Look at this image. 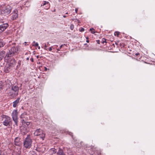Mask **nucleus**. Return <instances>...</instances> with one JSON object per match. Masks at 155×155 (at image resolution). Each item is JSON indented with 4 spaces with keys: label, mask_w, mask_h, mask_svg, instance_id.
Instances as JSON below:
<instances>
[{
    "label": "nucleus",
    "mask_w": 155,
    "mask_h": 155,
    "mask_svg": "<svg viewBox=\"0 0 155 155\" xmlns=\"http://www.w3.org/2000/svg\"><path fill=\"white\" fill-rule=\"evenodd\" d=\"M18 48L14 47L11 48L9 49L8 51L7 52L5 57V59L7 60V62L10 63V64L14 65L15 64V61L14 59L11 60L10 57L16 55L18 54Z\"/></svg>",
    "instance_id": "obj_1"
},
{
    "label": "nucleus",
    "mask_w": 155,
    "mask_h": 155,
    "mask_svg": "<svg viewBox=\"0 0 155 155\" xmlns=\"http://www.w3.org/2000/svg\"><path fill=\"white\" fill-rule=\"evenodd\" d=\"M32 142V141L30 138V135H27V137L24 142V147L27 148H30L31 146Z\"/></svg>",
    "instance_id": "obj_2"
},
{
    "label": "nucleus",
    "mask_w": 155,
    "mask_h": 155,
    "mask_svg": "<svg viewBox=\"0 0 155 155\" xmlns=\"http://www.w3.org/2000/svg\"><path fill=\"white\" fill-rule=\"evenodd\" d=\"M34 134L36 136H41L40 137L43 140H44L45 134L43 133V130L40 129L36 130L34 133Z\"/></svg>",
    "instance_id": "obj_3"
},
{
    "label": "nucleus",
    "mask_w": 155,
    "mask_h": 155,
    "mask_svg": "<svg viewBox=\"0 0 155 155\" xmlns=\"http://www.w3.org/2000/svg\"><path fill=\"white\" fill-rule=\"evenodd\" d=\"M18 112L17 110H15L13 111L12 114V117L13 121L15 123V124L17 125L18 123Z\"/></svg>",
    "instance_id": "obj_4"
},
{
    "label": "nucleus",
    "mask_w": 155,
    "mask_h": 155,
    "mask_svg": "<svg viewBox=\"0 0 155 155\" xmlns=\"http://www.w3.org/2000/svg\"><path fill=\"white\" fill-rule=\"evenodd\" d=\"M4 116L2 119L3 125L5 126H9L10 122L11 121L10 118L7 116Z\"/></svg>",
    "instance_id": "obj_5"
},
{
    "label": "nucleus",
    "mask_w": 155,
    "mask_h": 155,
    "mask_svg": "<svg viewBox=\"0 0 155 155\" xmlns=\"http://www.w3.org/2000/svg\"><path fill=\"white\" fill-rule=\"evenodd\" d=\"M12 7L10 6L7 5L2 11V14H4L5 15L9 14L11 11Z\"/></svg>",
    "instance_id": "obj_6"
},
{
    "label": "nucleus",
    "mask_w": 155,
    "mask_h": 155,
    "mask_svg": "<svg viewBox=\"0 0 155 155\" xmlns=\"http://www.w3.org/2000/svg\"><path fill=\"white\" fill-rule=\"evenodd\" d=\"M18 12L17 10H15L12 13V20H15L18 18Z\"/></svg>",
    "instance_id": "obj_7"
},
{
    "label": "nucleus",
    "mask_w": 155,
    "mask_h": 155,
    "mask_svg": "<svg viewBox=\"0 0 155 155\" xmlns=\"http://www.w3.org/2000/svg\"><path fill=\"white\" fill-rule=\"evenodd\" d=\"M8 25L7 24H4L0 25V33L4 31L8 27Z\"/></svg>",
    "instance_id": "obj_8"
},
{
    "label": "nucleus",
    "mask_w": 155,
    "mask_h": 155,
    "mask_svg": "<svg viewBox=\"0 0 155 155\" xmlns=\"http://www.w3.org/2000/svg\"><path fill=\"white\" fill-rule=\"evenodd\" d=\"M11 89L14 91V95H17L18 92V87L16 86H13Z\"/></svg>",
    "instance_id": "obj_9"
},
{
    "label": "nucleus",
    "mask_w": 155,
    "mask_h": 155,
    "mask_svg": "<svg viewBox=\"0 0 155 155\" xmlns=\"http://www.w3.org/2000/svg\"><path fill=\"white\" fill-rule=\"evenodd\" d=\"M14 91L12 89H10V90H9V92L8 94V95L11 96L12 97H16L17 95H14Z\"/></svg>",
    "instance_id": "obj_10"
},
{
    "label": "nucleus",
    "mask_w": 155,
    "mask_h": 155,
    "mask_svg": "<svg viewBox=\"0 0 155 155\" xmlns=\"http://www.w3.org/2000/svg\"><path fill=\"white\" fill-rule=\"evenodd\" d=\"M5 52L4 51H0V61L4 57Z\"/></svg>",
    "instance_id": "obj_11"
},
{
    "label": "nucleus",
    "mask_w": 155,
    "mask_h": 155,
    "mask_svg": "<svg viewBox=\"0 0 155 155\" xmlns=\"http://www.w3.org/2000/svg\"><path fill=\"white\" fill-rule=\"evenodd\" d=\"M14 144L17 146H19V138L18 137H16L14 140Z\"/></svg>",
    "instance_id": "obj_12"
},
{
    "label": "nucleus",
    "mask_w": 155,
    "mask_h": 155,
    "mask_svg": "<svg viewBox=\"0 0 155 155\" xmlns=\"http://www.w3.org/2000/svg\"><path fill=\"white\" fill-rule=\"evenodd\" d=\"M21 121L22 125H24V126H25V127H26V126H28L30 124L29 122H26L24 119L21 120Z\"/></svg>",
    "instance_id": "obj_13"
},
{
    "label": "nucleus",
    "mask_w": 155,
    "mask_h": 155,
    "mask_svg": "<svg viewBox=\"0 0 155 155\" xmlns=\"http://www.w3.org/2000/svg\"><path fill=\"white\" fill-rule=\"evenodd\" d=\"M57 155H64V154L63 150L60 148L57 152Z\"/></svg>",
    "instance_id": "obj_14"
},
{
    "label": "nucleus",
    "mask_w": 155,
    "mask_h": 155,
    "mask_svg": "<svg viewBox=\"0 0 155 155\" xmlns=\"http://www.w3.org/2000/svg\"><path fill=\"white\" fill-rule=\"evenodd\" d=\"M45 5H47V6L45 8V9H48L50 7V5L49 3V2L46 1H44V2L43 5V6H45Z\"/></svg>",
    "instance_id": "obj_15"
},
{
    "label": "nucleus",
    "mask_w": 155,
    "mask_h": 155,
    "mask_svg": "<svg viewBox=\"0 0 155 155\" xmlns=\"http://www.w3.org/2000/svg\"><path fill=\"white\" fill-rule=\"evenodd\" d=\"M19 98H18L17 99L13 102V107H16L17 104L19 103Z\"/></svg>",
    "instance_id": "obj_16"
},
{
    "label": "nucleus",
    "mask_w": 155,
    "mask_h": 155,
    "mask_svg": "<svg viewBox=\"0 0 155 155\" xmlns=\"http://www.w3.org/2000/svg\"><path fill=\"white\" fill-rule=\"evenodd\" d=\"M10 70V66L5 67L4 68V71L6 73H8Z\"/></svg>",
    "instance_id": "obj_17"
},
{
    "label": "nucleus",
    "mask_w": 155,
    "mask_h": 155,
    "mask_svg": "<svg viewBox=\"0 0 155 155\" xmlns=\"http://www.w3.org/2000/svg\"><path fill=\"white\" fill-rule=\"evenodd\" d=\"M21 134L22 135H25L26 134L27 132V131L26 130V129L25 127H24V128H23V130H21Z\"/></svg>",
    "instance_id": "obj_18"
},
{
    "label": "nucleus",
    "mask_w": 155,
    "mask_h": 155,
    "mask_svg": "<svg viewBox=\"0 0 155 155\" xmlns=\"http://www.w3.org/2000/svg\"><path fill=\"white\" fill-rule=\"evenodd\" d=\"M50 152L55 153L57 152L56 150L55 149L52 148L50 150Z\"/></svg>",
    "instance_id": "obj_19"
},
{
    "label": "nucleus",
    "mask_w": 155,
    "mask_h": 155,
    "mask_svg": "<svg viewBox=\"0 0 155 155\" xmlns=\"http://www.w3.org/2000/svg\"><path fill=\"white\" fill-rule=\"evenodd\" d=\"M101 43L104 44V43H106V39L105 38H103L102 39V40L101 41Z\"/></svg>",
    "instance_id": "obj_20"
},
{
    "label": "nucleus",
    "mask_w": 155,
    "mask_h": 155,
    "mask_svg": "<svg viewBox=\"0 0 155 155\" xmlns=\"http://www.w3.org/2000/svg\"><path fill=\"white\" fill-rule=\"evenodd\" d=\"M26 115V113L25 112H24V113L22 114L21 116V118H25V117H24L25 115Z\"/></svg>",
    "instance_id": "obj_21"
},
{
    "label": "nucleus",
    "mask_w": 155,
    "mask_h": 155,
    "mask_svg": "<svg viewBox=\"0 0 155 155\" xmlns=\"http://www.w3.org/2000/svg\"><path fill=\"white\" fill-rule=\"evenodd\" d=\"M90 31H91V33L92 34H94L95 33V30L93 28H90Z\"/></svg>",
    "instance_id": "obj_22"
},
{
    "label": "nucleus",
    "mask_w": 155,
    "mask_h": 155,
    "mask_svg": "<svg viewBox=\"0 0 155 155\" xmlns=\"http://www.w3.org/2000/svg\"><path fill=\"white\" fill-rule=\"evenodd\" d=\"M65 45V44H64V45H61L60 46V47L59 48H58V49H57V51H60V50H61V48L63 46V45Z\"/></svg>",
    "instance_id": "obj_23"
},
{
    "label": "nucleus",
    "mask_w": 155,
    "mask_h": 155,
    "mask_svg": "<svg viewBox=\"0 0 155 155\" xmlns=\"http://www.w3.org/2000/svg\"><path fill=\"white\" fill-rule=\"evenodd\" d=\"M49 44V42H48L47 43V45H46V44H45V48H44V49L46 50H47V49L46 48H47L48 47V45Z\"/></svg>",
    "instance_id": "obj_24"
},
{
    "label": "nucleus",
    "mask_w": 155,
    "mask_h": 155,
    "mask_svg": "<svg viewBox=\"0 0 155 155\" xmlns=\"http://www.w3.org/2000/svg\"><path fill=\"white\" fill-rule=\"evenodd\" d=\"M70 28L71 30H73L74 29V25L73 24H72L71 25Z\"/></svg>",
    "instance_id": "obj_25"
},
{
    "label": "nucleus",
    "mask_w": 155,
    "mask_h": 155,
    "mask_svg": "<svg viewBox=\"0 0 155 155\" xmlns=\"http://www.w3.org/2000/svg\"><path fill=\"white\" fill-rule=\"evenodd\" d=\"M115 35H116L117 36H118L119 35V32H115L114 33Z\"/></svg>",
    "instance_id": "obj_26"
},
{
    "label": "nucleus",
    "mask_w": 155,
    "mask_h": 155,
    "mask_svg": "<svg viewBox=\"0 0 155 155\" xmlns=\"http://www.w3.org/2000/svg\"><path fill=\"white\" fill-rule=\"evenodd\" d=\"M38 45V43H36L35 45H32V46L37 47Z\"/></svg>",
    "instance_id": "obj_27"
},
{
    "label": "nucleus",
    "mask_w": 155,
    "mask_h": 155,
    "mask_svg": "<svg viewBox=\"0 0 155 155\" xmlns=\"http://www.w3.org/2000/svg\"><path fill=\"white\" fill-rule=\"evenodd\" d=\"M84 28H81V29H80V31L81 32H83L84 31Z\"/></svg>",
    "instance_id": "obj_28"
},
{
    "label": "nucleus",
    "mask_w": 155,
    "mask_h": 155,
    "mask_svg": "<svg viewBox=\"0 0 155 155\" xmlns=\"http://www.w3.org/2000/svg\"><path fill=\"white\" fill-rule=\"evenodd\" d=\"M3 46V43L2 42H0V47H2Z\"/></svg>",
    "instance_id": "obj_29"
},
{
    "label": "nucleus",
    "mask_w": 155,
    "mask_h": 155,
    "mask_svg": "<svg viewBox=\"0 0 155 155\" xmlns=\"http://www.w3.org/2000/svg\"><path fill=\"white\" fill-rule=\"evenodd\" d=\"M96 42H97V43L98 44H100V41L99 40H96Z\"/></svg>",
    "instance_id": "obj_30"
},
{
    "label": "nucleus",
    "mask_w": 155,
    "mask_h": 155,
    "mask_svg": "<svg viewBox=\"0 0 155 155\" xmlns=\"http://www.w3.org/2000/svg\"><path fill=\"white\" fill-rule=\"evenodd\" d=\"M69 134L71 135L72 137L73 138V135H72V133L71 132H69Z\"/></svg>",
    "instance_id": "obj_31"
},
{
    "label": "nucleus",
    "mask_w": 155,
    "mask_h": 155,
    "mask_svg": "<svg viewBox=\"0 0 155 155\" xmlns=\"http://www.w3.org/2000/svg\"><path fill=\"white\" fill-rule=\"evenodd\" d=\"M52 47H50L49 48V50L50 51H51L52 50Z\"/></svg>",
    "instance_id": "obj_32"
},
{
    "label": "nucleus",
    "mask_w": 155,
    "mask_h": 155,
    "mask_svg": "<svg viewBox=\"0 0 155 155\" xmlns=\"http://www.w3.org/2000/svg\"><path fill=\"white\" fill-rule=\"evenodd\" d=\"M30 60L32 62H34V59L33 58H32L30 59Z\"/></svg>",
    "instance_id": "obj_33"
},
{
    "label": "nucleus",
    "mask_w": 155,
    "mask_h": 155,
    "mask_svg": "<svg viewBox=\"0 0 155 155\" xmlns=\"http://www.w3.org/2000/svg\"><path fill=\"white\" fill-rule=\"evenodd\" d=\"M78 11V9L77 8H75V12L76 13H77Z\"/></svg>",
    "instance_id": "obj_34"
},
{
    "label": "nucleus",
    "mask_w": 155,
    "mask_h": 155,
    "mask_svg": "<svg viewBox=\"0 0 155 155\" xmlns=\"http://www.w3.org/2000/svg\"><path fill=\"white\" fill-rule=\"evenodd\" d=\"M139 54H140L139 53H137L135 54V55H136V56H138Z\"/></svg>",
    "instance_id": "obj_35"
},
{
    "label": "nucleus",
    "mask_w": 155,
    "mask_h": 155,
    "mask_svg": "<svg viewBox=\"0 0 155 155\" xmlns=\"http://www.w3.org/2000/svg\"><path fill=\"white\" fill-rule=\"evenodd\" d=\"M86 41L87 42V43H88L89 42V41L87 40H86Z\"/></svg>",
    "instance_id": "obj_36"
},
{
    "label": "nucleus",
    "mask_w": 155,
    "mask_h": 155,
    "mask_svg": "<svg viewBox=\"0 0 155 155\" xmlns=\"http://www.w3.org/2000/svg\"><path fill=\"white\" fill-rule=\"evenodd\" d=\"M63 17H64V18H65V17H66L67 16H66V15H63Z\"/></svg>",
    "instance_id": "obj_37"
},
{
    "label": "nucleus",
    "mask_w": 155,
    "mask_h": 155,
    "mask_svg": "<svg viewBox=\"0 0 155 155\" xmlns=\"http://www.w3.org/2000/svg\"><path fill=\"white\" fill-rule=\"evenodd\" d=\"M38 48L39 49H40V46H38Z\"/></svg>",
    "instance_id": "obj_38"
},
{
    "label": "nucleus",
    "mask_w": 155,
    "mask_h": 155,
    "mask_svg": "<svg viewBox=\"0 0 155 155\" xmlns=\"http://www.w3.org/2000/svg\"><path fill=\"white\" fill-rule=\"evenodd\" d=\"M27 60H28L29 59V58H27L26 59Z\"/></svg>",
    "instance_id": "obj_39"
},
{
    "label": "nucleus",
    "mask_w": 155,
    "mask_h": 155,
    "mask_svg": "<svg viewBox=\"0 0 155 155\" xmlns=\"http://www.w3.org/2000/svg\"><path fill=\"white\" fill-rule=\"evenodd\" d=\"M39 56L38 55H37V58H39Z\"/></svg>",
    "instance_id": "obj_40"
},
{
    "label": "nucleus",
    "mask_w": 155,
    "mask_h": 155,
    "mask_svg": "<svg viewBox=\"0 0 155 155\" xmlns=\"http://www.w3.org/2000/svg\"><path fill=\"white\" fill-rule=\"evenodd\" d=\"M24 43H25V45H26V43H27V42H25Z\"/></svg>",
    "instance_id": "obj_41"
},
{
    "label": "nucleus",
    "mask_w": 155,
    "mask_h": 155,
    "mask_svg": "<svg viewBox=\"0 0 155 155\" xmlns=\"http://www.w3.org/2000/svg\"><path fill=\"white\" fill-rule=\"evenodd\" d=\"M86 38V39H87V40H88L89 38L88 37H87Z\"/></svg>",
    "instance_id": "obj_42"
},
{
    "label": "nucleus",
    "mask_w": 155,
    "mask_h": 155,
    "mask_svg": "<svg viewBox=\"0 0 155 155\" xmlns=\"http://www.w3.org/2000/svg\"><path fill=\"white\" fill-rule=\"evenodd\" d=\"M46 6L44 7V8H45L46 7H47V5H45Z\"/></svg>",
    "instance_id": "obj_43"
},
{
    "label": "nucleus",
    "mask_w": 155,
    "mask_h": 155,
    "mask_svg": "<svg viewBox=\"0 0 155 155\" xmlns=\"http://www.w3.org/2000/svg\"><path fill=\"white\" fill-rule=\"evenodd\" d=\"M20 128H21V130H22V127H21Z\"/></svg>",
    "instance_id": "obj_44"
},
{
    "label": "nucleus",
    "mask_w": 155,
    "mask_h": 155,
    "mask_svg": "<svg viewBox=\"0 0 155 155\" xmlns=\"http://www.w3.org/2000/svg\"><path fill=\"white\" fill-rule=\"evenodd\" d=\"M68 14V12H66V14Z\"/></svg>",
    "instance_id": "obj_45"
},
{
    "label": "nucleus",
    "mask_w": 155,
    "mask_h": 155,
    "mask_svg": "<svg viewBox=\"0 0 155 155\" xmlns=\"http://www.w3.org/2000/svg\"><path fill=\"white\" fill-rule=\"evenodd\" d=\"M19 60H18V63H19Z\"/></svg>",
    "instance_id": "obj_46"
},
{
    "label": "nucleus",
    "mask_w": 155,
    "mask_h": 155,
    "mask_svg": "<svg viewBox=\"0 0 155 155\" xmlns=\"http://www.w3.org/2000/svg\"><path fill=\"white\" fill-rule=\"evenodd\" d=\"M35 41H34L33 42V43H35Z\"/></svg>",
    "instance_id": "obj_47"
},
{
    "label": "nucleus",
    "mask_w": 155,
    "mask_h": 155,
    "mask_svg": "<svg viewBox=\"0 0 155 155\" xmlns=\"http://www.w3.org/2000/svg\"><path fill=\"white\" fill-rule=\"evenodd\" d=\"M45 69H47V68L46 67H45Z\"/></svg>",
    "instance_id": "obj_48"
},
{
    "label": "nucleus",
    "mask_w": 155,
    "mask_h": 155,
    "mask_svg": "<svg viewBox=\"0 0 155 155\" xmlns=\"http://www.w3.org/2000/svg\"><path fill=\"white\" fill-rule=\"evenodd\" d=\"M18 155H19V154H18Z\"/></svg>",
    "instance_id": "obj_49"
}]
</instances>
